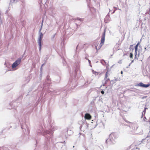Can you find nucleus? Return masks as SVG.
<instances>
[{"label": "nucleus", "instance_id": "f257e3e1", "mask_svg": "<svg viewBox=\"0 0 150 150\" xmlns=\"http://www.w3.org/2000/svg\"><path fill=\"white\" fill-rule=\"evenodd\" d=\"M105 31H104V33L103 34V35L102 37H101V42L100 44V45L99 46L98 50L104 44V42H105Z\"/></svg>", "mask_w": 150, "mask_h": 150}, {"label": "nucleus", "instance_id": "f03ea898", "mask_svg": "<svg viewBox=\"0 0 150 150\" xmlns=\"http://www.w3.org/2000/svg\"><path fill=\"white\" fill-rule=\"evenodd\" d=\"M117 137L116 134L114 133H112L110 135L109 138L111 141H114Z\"/></svg>", "mask_w": 150, "mask_h": 150}, {"label": "nucleus", "instance_id": "7ed1b4c3", "mask_svg": "<svg viewBox=\"0 0 150 150\" xmlns=\"http://www.w3.org/2000/svg\"><path fill=\"white\" fill-rule=\"evenodd\" d=\"M21 61V59L19 58L18 59L12 64V68H14L16 67L20 63Z\"/></svg>", "mask_w": 150, "mask_h": 150}, {"label": "nucleus", "instance_id": "20e7f679", "mask_svg": "<svg viewBox=\"0 0 150 150\" xmlns=\"http://www.w3.org/2000/svg\"><path fill=\"white\" fill-rule=\"evenodd\" d=\"M43 34L42 33H41L40 35V37L38 40V44L39 46V49L40 50L41 49V41L43 37Z\"/></svg>", "mask_w": 150, "mask_h": 150}, {"label": "nucleus", "instance_id": "39448f33", "mask_svg": "<svg viewBox=\"0 0 150 150\" xmlns=\"http://www.w3.org/2000/svg\"><path fill=\"white\" fill-rule=\"evenodd\" d=\"M110 75V74L108 71H107L105 74L104 77V80L106 82H107L108 81H110V79L108 76Z\"/></svg>", "mask_w": 150, "mask_h": 150}, {"label": "nucleus", "instance_id": "423d86ee", "mask_svg": "<svg viewBox=\"0 0 150 150\" xmlns=\"http://www.w3.org/2000/svg\"><path fill=\"white\" fill-rule=\"evenodd\" d=\"M137 86L143 87L147 88L149 87L150 86V84L149 83H148L147 84H145L142 82H141L139 83H138L137 84Z\"/></svg>", "mask_w": 150, "mask_h": 150}, {"label": "nucleus", "instance_id": "0eeeda50", "mask_svg": "<svg viewBox=\"0 0 150 150\" xmlns=\"http://www.w3.org/2000/svg\"><path fill=\"white\" fill-rule=\"evenodd\" d=\"M85 118L87 120H90L91 119V115L88 113H86L85 115Z\"/></svg>", "mask_w": 150, "mask_h": 150}, {"label": "nucleus", "instance_id": "6e6552de", "mask_svg": "<svg viewBox=\"0 0 150 150\" xmlns=\"http://www.w3.org/2000/svg\"><path fill=\"white\" fill-rule=\"evenodd\" d=\"M139 44V43L138 42V43L136 45V46H135V58L136 57V56L137 54V49H138V47Z\"/></svg>", "mask_w": 150, "mask_h": 150}, {"label": "nucleus", "instance_id": "1a4fd4ad", "mask_svg": "<svg viewBox=\"0 0 150 150\" xmlns=\"http://www.w3.org/2000/svg\"><path fill=\"white\" fill-rule=\"evenodd\" d=\"M92 72L93 74H95L96 75H98L99 73L98 72H97L96 71H94V70H93Z\"/></svg>", "mask_w": 150, "mask_h": 150}, {"label": "nucleus", "instance_id": "9d476101", "mask_svg": "<svg viewBox=\"0 0 150 150\" xmlns=\"http://www.w3.org/2000/svg\"><path fill=\"white\" fill-rule=\"evenodd\" d=\"M133 54L132 53H130L129 57L130 58H133Z\"/></svg>", "mask_w": 150, "mask_h": 150}, {"label": "nucleus", "instance_id": "9b49d317", "mask_svg": "<svg viewBox=\"0 0 150 150\" xmlns=\"http://www.w3.org/2000/svg\"><path fill=\"white\" fill-rule=\"evenodd\" d=\"M140 50H139V51H138L139 52V53H138V57H139V55L140 54V53L142 54V53H140Z\"/></svg>", "mask_w": 150, "mask_h": 150}, {"label": "nucleus", "instance_id": "f8f14e48", "mask_svg": "<svg viewBox=\"0 0 150 150\" xmlns=\"http://www.w3.org/2000/svg\"><path fill=\"white\" fill-rule=\"evenodd\" d=\"M101 93H102L103 94L104 93V92L103 91H101Z\"/></svg>", "mask_w": 150, "mask_h": 150}, {"label": "nucleus", "instance_id": "ddd939ff", "mask_svg": "<svg viewBox=\"0 0 150 150\" xmlns=\"http://www.w3.org/2000/svg\"><path fill=\"white\" fill-rule=\"evenodd\" d=\"M107 83V82H106V81H105V83L103 85V86H105L106 84Z\"/></svg>", "mask_w": 150, "mask_h": 150}, {"label": "nucleus", "instance_id": "4468645a", "mask_svg": "<svg viewBox=\"0 0 150 150\" xmlns=\"http://www.w3.org/2000/svg\"><path fill=\"white\" fill-rule=\"evenodd\" d=\"M121 74H123V72L122 71H121Z\"/></svg>", "mask_w": 150, "mask_h": 150}, {"label": "nucleus", "instance_id": "2eb2a0df", "mask_svg": "<svg viewBox=\"0 0 150 150\" xmlns=\"http://www.w3.org/2000/svg\"><path fill=\"white\" fill-rule=\"evenodd\" d=\"M97 46H96V49L97 50Z\"/></svg>", "mask_w": 150, "mask_h": 150}]
</instances>
